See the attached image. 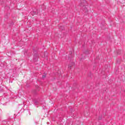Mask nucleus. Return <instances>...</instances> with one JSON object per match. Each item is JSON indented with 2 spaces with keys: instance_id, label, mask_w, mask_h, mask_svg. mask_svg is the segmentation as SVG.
<instances>
[{
  "instance_id": "obj_1",
  "label": "nucleus",
  "mask_w": 125,
  "mask_h": 125,
  "mask_svg": "<svg viewBox=\"0 0 125 125\" xmlns=\"http://www.w3.org/2000/svg\"><path fill=\"white\" fill-rule=\"evenodd\" d=\"M80 5L81 6H85L87 5V2L85 0H81L80 1Z\"/></svg>"
},
{
  "instance_id": "obj_2",
  "label": "nucleus",
  "mask_w": 125,
  "mask_h": 125,
  "mask_svg": "<svg viewBox=\"0 0 125 125\" xmlns=\"http://www.w3.org/2000/svg\"><path fill=\"white\" fill-rule=\"evenodd\" d=\"M45 74L43 75L42 77V79H44V78H45Z\"/></svg>"
},
{
  "instance_id": "obj_3",
  "label": "nucleus",
  "mask_w": 125,
  "mask_h": 125,
  "mask_svg": "<svg viewBox=\"0 0 125 125\" xmlns=\"http://www.w3.org/2000/svg\"><path fill=\"white\" fill-rule=\"evenodd\" d=\"M99 120H101V118H100V117H99Z\"/></svg>"
}]
</instances>
